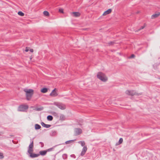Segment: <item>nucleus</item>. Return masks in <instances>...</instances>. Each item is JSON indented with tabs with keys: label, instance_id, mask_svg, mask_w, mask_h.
<instances>
[{
	"label": "nucleus",
	"instance_id": "f257e3e1",
	"mask_svg": "<svg viewBox=\"0 0 160 160\" xmlns=\"http://www.w3.org/2000/svg\"><path fill=\"white\" fill-rule=\"evenodd\" d=\"M24 91L26 92V99L29 100L31 99L33 92V90L32 89H24Z\"/></svg>",
	"mask_w": 160,
	"mask_h": 160
},
{
	"label": "nucleus",
	"instance_id": "f03ea898",
	"mask_svg": "<svg viewBox=\"0 0 160 160\" xmlns=\"http://www.w3.org/2000/svg\"><path fill=\"white\" fill-rule=\"evenodd\" d=\"M97 78L103 82H106L108 80V78L102 72H98L97 75Z\"/></svg>",
	"mask_w": 160,
	"mask_h": 160
},
{
	"label": "nucleus",
	"instance_id": "7ed1b4c3",
	"mask_svg": "<svg viewBox=\"0 0 160 160\" xmlns=\"http://www.w3.org/2000/svg\"><path fill=\"white\" fill-rule=\"evenodd\" d=\"M28 108V105L22 104L20 105L18 108V111L20 112H25Z\"/></svg>",
	"mask_w": 160,
	"mask_h": 160
},
{
	"label": "nucleus",
	"instance_id": "20e7f679",
	"mask_svg": "<svg viewBox=\"0 0 160 160\" xmlns=\"http://www.w3.org/2000/svg\"><path fill=\"white\" fill-rule=\"evenodd\" d=\"M54 104L57 106L59 108L62 110H64L66 108V106L64 104L59 102H55Z\"/></svg>",
	"mask_w": 160,
	"mask_h": 160
},
{
	"label": "nucleus",
	"instance_id": "39448f33",
	"mask_svg": "<svg viewBox=\"0 0 160 160\" xmlns=\"http://www.w3.org/2000/svg\"><path fill=\"white\" fill-rule=\"evenodd\" d=\"M128 95L133 96L136 94H138V95H139V94H136L135 91L134 90H127L125 92Z\"/></svg>",
	"mask_w": 160,
	"mask_h": 160
},
{
	"label": "nucleus",
	"instance_id": "423d86ee",
	"mask_svg": "<svg viewBox=\"0 0 160 160\" xmlns=\"http://www.w3.org/2000/svg\"><path fill=\"white\" fill-rule=\"evenodd\" d=\"M87 150V146H84L82 149L80 155L82 156H84Z\"/></svg>",
	"mask_w": 160,
	"mask_h": 160
},
{
	"label": "nucleus",
	"instance_id": "0eeeda50",
	"mask_svg": "<svg viewBox=\"0 0 160 160\" xmlns=\"http://www.w3.org/2000/svg\"><path fill=\"white\" fill-rule=\"evenodd\" d=\"M75 132L76 135H79L82 133V131L80 128H76L75 129Z\"/></svg>",
	"mask_w": 160,
	"mask_h": 160
},
{
	"label": "nucleus",
	"instance_id": "6e6552de",
	"mask_svg": "<svg viewBox=\"0 0 160 160\" xmlns=\"http://www.w3.org/2000/svg\"><path fill=\"white\" fill-rule=\"evenodd\" d=\"M56 90V88L54 89L50 93V95L51 96L55 97L58 95V94L55 91Z\"/></svg>",
	"mask_w": 160,
	"mask_h": 160
},
{
	"label": "nucleus",
	"instance_id": "1a4fd4ad",
	"mask_svg": "<svg viewBox=\"0 0 160 160\" xmlns=\"http://www.w3.org/2000/svg\"><path fill=\"white\" fill-rule=\"evenodd\" d=\"M160 15V12H157L155 14H153L151 16L152 19H154L157 18Z\"/></svg>",
	"mask_w": 160,
	"mask_h": 160
},
{
	"label": "nucleus",
	"instance_id": "9d476101",
	"mask_svg": "<svg viewBox=\"0 0 160 160\" xmlns=\"http://www.w3.org/2000/svg\"><path fill=\"white\" fill-rule=\"evenodd\" d=\"M39 156V154L38 153L35 154L32 153L30 154V157L32 158L37 157Z\"/></svg>",
	"mask_w": 160,
	"mask_h": 160
},
{
	"label": "nucleus",
	"instance_id": "9b49d317",
	"mask_svg": "<svg viewBox=\"0 0 160 160\" xmlns=\"http://www.w3.org/2000/svg\"><path fill=\"white\" fill-rule=\"evenodd\" d=\"M112 11L111 9H109L104 12L103 14H102L103 16H105L107 15L108 14L111 13Z\"/></svg>",
	"mask_w": 160,
	"mask_h": 160
},
{
	"label": "nucleus",
	"instance_id": "f8f14e48",
	"mask_svg": "<svg viewBox=\"0 0 160 160\" xmlns=\"http://www.w3.org/2000/svg\"><path fill=\"white\" fill-rule=\"evenodd\" d=\"M41 124L42 126L47 128H49L51 126V125L46 124L43 122H41Z\"/></svg>",
	"mask_w": 160,
	"mask_h": 160
},
{
	"label": "nucleus",
	"instance_id": "ddd939ff",
	"mask_svg": "<svg viewBox=\"0 0 160 160\" xmlns=\"http://www.w3.org/2000/svg\"><path fill=\"white\" fill-rule=\"evenodd\" d=\"M47 153L46 150H42L39 152V153L38 154H39V155H41L42 156H44Z\"/></svg>",
	"mask_w": 160,
	"mask_h": 160
},
{
	"label": "nucleus",
	"instance_id": "4468645a",
	"mask_svg": "<svg viewBox=\"0 0 160 160\" xmlns=\"http://www.w3.org/2000/svg\"><path fill=\"white\" fill-rule=\"evenodd\" d=\"M73 16L75 17H78L80 15V14L79 12H74L72 13Z\"/></svg>",
	"mask_w": 160,
	"mask_h": 160
},
{
	"label": "nucleus",
	"instance_id": "2eb2a0df",
	"mask_svg": "<svg viewBox=\"0 0 160 160\" xmlns=\"http://www.w3.org/2000/svg\"><path fill=\"white\" fill-rule=\"evenodd\" d=\"M48 88H44L41 89V92L42 93H45L47 92H48Z\"/></svg>",
	"mask_w": 160,
	"mask_h": 160
},
{
	"label": "nucleus",
	"instance_id": "dca6fc26",
	"mask_svg": "<svg viewBox=\"0 0 160 160\" xmlns=\"http://www.w3.org/2000/svg\"><path fill=\"white\" fill-rule=\"evenodd\" d=\"M65 119V117L63 114H61L60 116V120L61 121L64 120Z\"/></svg>",
	"mask_w": 160,
	"mask_h": 160
},
{
	"label": "nucleus",
	"instance_id": "f3484780",
	"mask_svg": "<svg viewBox=\"0 0 160 160\" xmlns=\"http://www.w3.org/2000/svg\"><path fill=\"white\" fill-rule=\"evenodd\" d=\"M53 119V117L50 115H48L47 117V119L48 121H51Z\"/></svg>",
	"mask_w": 160,
	"mask_h": 160
},
{
	"label": "nucleus",
	"instance_id": "a211bd4d",
	"mask_svg": "<svg viewBox=\"0 0 160 160\" xmlns=\"http://www.w3.org/2000/svg\"><path fill=\"white\" fill-rule=\"evenodd\" d=\"M41 128V126L39 125L36 124L35 125V128L36 130L40 129Z\"/></svg>",
	"mask_w": 160,
	"mask_h": 160
},
{
	"label": "nucleus",
	"instance_id": "6ab92c4d",
	"mask_svg": "<svg viewBox=\"0 0 160 160\" xmlns=\"http://www.w3.org/2000/svg\"><path fill=\"white\" fill-rule=\"evenodd\" d=\"M123 142V139L122 138H120L118 142L116 143V145H119L122 143Z\"/></svg>",
	"mask_w": 160,
	"mask_h": 160
},
{
	"label": "nucleus",
	"instance_id": "aec40b11",
	"mask_svg": "<svg viewBox=\"0 0 160 160\" xmlns=\"http://www.w3.org/2000/svg\"><path fill=\"white\" fill-rule=\"evenodd\" d=\"M33 151V148H28V152L30 154Z\"/></svg>",
	"mask_w": 160,
	"mask_h": 160
},
{
	"label": "nucleus",
	"instance_id": "412c9836",
	"mask_svg": "<svg viewBox=\"0 0 160 160\" xmlns=\"http://www.w3.org/2000/svg\"><path fill=\"white\" fill-rule=\"evenodd\" d=\"M144 25L141 27L139 28L136 30L135 31V32H138L140 31L141 29H143L145 26V24H144Z\"/></svg>",
	"mask_w": 160,
	"mask_h": 160
},
{
	"label": "nucleus",
	"instance_id": "4be33fe9",
	"mask_svg": "<svg viewBox=\"0 0 160 160\" xmlns=\"http://www.w3.org/2000/svg\"><path fill=\"white\" fill-rule=\"evenodd\" d=\"M78 143L81 144V145L82 147H84L85 144V142L84 141H80L78 142Z\"/></svg>",
	"mask_w": 160,
	"mask_h": 160
},
{
	"label": "nucleus",
	"instance_id": "5701e85b",
	"mask_svg": "<svg viewBox=\"0 0 160 160\" xmlns=\"http://www.w3.org/2000/svg\"><path fill=\"white\" fill-rule=\"evenodd\" d=\"M75 140H72L68 141H66L65 142V143L66 144H68L69 143H70L73 142Z\"/></svg>",
	"mask_w": 160,
	"mask_h": 160
},
{
	"label": "nucleus",
	"instance_id": "b1692460",
	"mask_svg": "<svg viewBox=\"0 0 160 160\" xmlns=\"http://www.w3.org/2000/svg\"><path fill=\"white\" fill-rule=\"evenodd\" d=\"M57 133L56 131L55 130H52L50 133V134L51 135L54 136L56 135Z\"/></svg>",
	"mask_w": 160,
	"mask_h": 160
},
{
	"label": "nucleus",
	"instance_id": "393cba45",
	"mask_svg": "<svg viewBox=\"0 0 160 160\" xmlns=\"http://www.w3.org/2000/svg\"><path fill=\"white\" fill-rule=\"evenodd\" d=\"M28 148H33V142L32 141V142H31V143L29 146Z\"/></svg>",
	"mask_w": 160,
	"mask_h": 160
},
{
	"label": "nucleus",
	"instance_id": "a878e982",
	"mask_svg": "<svg viewBox=\"0 0 160 160\" xmlns=\"http://www.w3.org/2000/svg\"><path fill=\"white\" fill-rule=\"evenodd\" d=\"M43 14L46 16H48L49 15V12L47 11H44L43 12Z\"/></svg>",
	"mask_w": 160,
	"mask_h": 160
},
{
	"label": "nucleus",
	"instance_id": "bb28decb",
	"mask_svg": "<svg viewBox=\"0 0 160 160\" xmlns=\"http://www.w3.org/2000/svg\"><path fill=\"white\" fill-rule=\"evenodd\" d=\"M18 14L21 16H23L24 15V13L21 11H19L18 12Z\"/></svg>",
	"mask_w": 160,
	"mask_h": 160
},
{
	"label": "nucleus",
	"instance_id": "cd10ccee",
	"mask_svg": "<svg viewBox=\"0 0 160 160\" xmlns=\"http://www.w3.org/2000/svg\"><path fill=\"white\" fill-rule=\"evenodd\" d=\"M114 43H115V42L114 41H111L108 43L109 46L113 45Z\"/></svg>",
	"mask_w": 160,
	"mask_h": 160
},
{
	"label": "nucleus",
	"instance_id": "c85d7f7f",
	"mask_svg": "<svg viewBox=\"0 0 160 160\" xmlns=\"http://www.w3.org/2000/svg\"><path fill=\"white\" fill-rule=\"evenodd\" d=\"M62 157L63 159H66L67 158V155L66 154H63L62 156Z\"/></svg>",
	"mask_w": 160,
	"mask_h": 160
},
{
	"label": "nucleus",
	"instance_id": "c756f323",
	"mask_svg": "<svg viewBox=\"0 0 160 160\" xmlns=\"http://www.w3.org/2000/svg\"><path fill=\"white\" fill-rule=\"evenodd\" d=\"M53 149V148H50L48 149H47L46 150V151H47V152H50V151H52Z\"/></svg>",
	"mask_w": 160,
	"mask_h": 160
},
{
	"label": "nucleus",
	"instance_id": "7c9ffc66",
	"mask_svg": "<svg viewBox=\"0 0 160 160\" xmlns=\"http://www.w3.org/2000/svg\"><path fill=\"white\" fill-rule=\"evenodd\" d=\"M0 159H2L4 158L3 153L0 152Z\"/></svg>",
	"mask_w": 160,
	"mask_h": 160
},
{
	"label": "nucleus",
	"instance_id": "2f4dec72",
	"mask_svg": "<svg viewBox=\"0 0 160 160\" xmlns=\"http://www.w3.org/2000/svg\"><path fill=\"white\" fill-rule=\"evenodd\" d=\"M135 57V55L134 54H132L130 57H129V58H133Z\"/></svg>",
	"mask_w": 160,
	"mask_h": 160
},
{
	"label": "nucleus",
	"instance_id": "473e14b6",
	"mask_svg": "<svg viewBox=\"0 0 160 160\" xmlns=\"http://www.w3.org/2000/svg\"><path fill=\"white\" fill-rule=\"evenodd\" d=\"M43 109V108H38L37 109V110L38 111H41Z\"/></svg>",
	"mask_w": 160,
	"mask_h": 160
},
{
	"label": "nucleus",
	"instance_id": "72a5a7b5",
	"mask_svg": "<svg viewBox=\"0 0 160 160\" xmlns=\"http://www.w3.org/2000/svg\"><path fill=\"white\" fill-rule=\"evenodd\" d=\"M59 12L61 13H63V10L62 9H59Z\"/></svg>",
	"mask_w": 160,
	"mask_h": 160
},
{
	"label": "nucleus",
	"instance_id": "f704fd0d",
	"mask_svg": "<svg viewBox=\"0 0 160 160\" xmlns=\"http://www.w3.org/2000/svg\"><path fill=\"white\" fill-rule=\"evenodd\" d=\"M70 156L71 157H72L74 158H76V156L74 154H72Z\"/></svg>",
	"mask_w": 160,
	"mask_h": 160
},
{
	"label": "nucleus",
	"instance_id": "c9c22d12",
	"mask_svg": "<svg viewBox=\"0 0 160 160\" xmlns=\"http://www.w3.org/2000/svg\"><path fill=\"white\" fill-rule=\"evenodd\" d=\"M39 143L40 144H41V147H43V146H44V144L43 142H39Z\"/></svg>",
	"mask_w": 160,
	"mask_h": 160
},
{
	"label": "nucleus",
	"instance_id": "e433bc0d",
	"mask_svg": "<svg viewBox=\"0 0 160 160\" xmlns=\"http://www.w3.org/2000/svg\"><path fill=\"white\" fill-rule=\"evenodd\" d=\"M28 51H29V49H28V48L27 47H26V49H25V51L26 52H28Z\"/></svg>",
	"mask_w": 160,
	"mask_h": 160
},
{
	"label": "nucleus",
	"instance_id": "4c0bfd02",
	"mask_svg": "<svg viewBox=\"0 0 160 160\" xmlns=\"http://www.w3.org/2000/svg\"><path fill=\"white\" fill-rule=\"evenodd\" d=\"M30 51L32 52H33V50L32 49H30Z\"/></svg>",
	"mask_w": 160,
	"mask_h": 160
},
{
	"label": "nucleus",
	"instance_id": "58836bf2",
	"mask_svg": "<svg viewBox=\"0 0 160 160\" xmlns=\"http://www.w3.org/2000/svg\"><path fill=\"white\" fill-rule=\"evenodd\" d=\"M2 132H0V136L2 135Z\"/></svg>",
	"mask_w": 160,
	"mask_h": 160
},
{
	"label": "nucleus",
	"instance_id": "ea45409f",
	"mask_svg": "<svg viewBox=\"0 0 160 160\" xmlns=\"http://www.w3.org/2000/svg\"><path fill=\"white\" fill-rule=\"evenodd\" d=\"M139 13V12H138V11L137 12V13Z\"/></svg>",
	"mask_w": 160,
	"mask_h": 160
},
{
	"label": "nucleus",
	"instance_id": "a19ab883",
	"mask_svg": "<svg viewBox=\"0 0 160 160\" xmlns=\"http://www.w3.org/2000/svg\"><path fill=\"white\" fill-rule=\"evenodd\" d=\"M159 79H160V78H159Z\"/></svg>",
	"mask_w": 160,
	"mask_h": 160
}]
</instances>
